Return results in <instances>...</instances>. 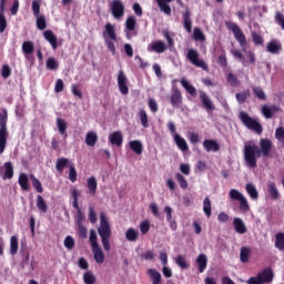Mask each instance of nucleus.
<instances>
[{
    "label": "nucleus",
    "instance_id": "nucleus-1",
    "mask_svg": "<svg viewBox=\"0 0 284 284\" xmlns=\"http://www.w3.org/2000/svg\"><path fill=\"white\" fill-rule=\"evenodd\" d=\"M272 140L267 138H263L260 140V148L258 145L252 142H245L244 144V161L248 168H256L257 162L256 159L258 156H263V159L270 158L273 148Z\"/></svg>",
    "mask_w": 284,
    "mask_h": 284
},
{
    "label": "nucleus",
    "instance_id": "nucleus-2",
    "mask_svg": "<svg viewBox=\"0 0 284 284\" xmlns=\"http://www.w3.org/2000/svg\"><path fill=\"white\" fill-rule=\"evenodd\" d=\"M98 234L102 241L103 250L110 252V237L112 236V229L110 227V222L108 221V215L105 212L100 213V227L98 229Z\"/></svg>",
    "mask_w": 284,
    "mask_h": 284
},
{
    "label": "nucleus",
    "instance_id": "nucleus-3",
    "mask_svg": "<svg viewBox=\"0 0 284 284\" xmlns=\"http://www.w3.org/2000/svg\"><path fill=\"white\" fill-rule=\"evenodd\" d=\"M9 136L10 132H8V110L3 109L2 112H0V154L6 152Z\"/></svg>",
    "mask_w": 284,
    "mask_h": 284
},
{
    "label": "nucleus",
    "instance_id": "nucleus-4",
    "mask_svg": "<svg viewBox=\"0 0 284 284\" xmlns=\"http://www.w3.org/2000/svg\"><path fill=\"white\" fill-rule=\"evenodd\" d=\"M225 27L233 33L234 39L240 43V47L245 52V50H247V37H245L241 27H239L236 22L232 21H226Z\"/></svg>",
    "mask_w": 284,
    "mask_h": 284
},
{
    "label": "nucleus",
    "instance_id": "nucleus-5",
    "mask_svg": "<svg viewBox=\"0 0 284 284\" xmlns=\"http://www.w3.org/2000/svg\"><path fill=\"white\" fill-rule=\"evenodd\" d=\"M240 121H242L243 125H245V128L248 130H253V132H256V134H263V125L250 116L247 112H240Z\"/></svg>",
    "mask_w": 284,
    "mask_h": 284
},
{
    "label": "nucleus",
    "instance_id": "nucleus-6",
    "mask_svg": "<svg viewBox=\"0 0 284 284\" xmlns=\"http://www.w3.org/2000/svg\"><path fill=\"white\" fill-rule=\"evenodd\" d=\"M274 281V271L272 268H265L263 272H260L256 276L250 277L247 284H265L272 283Z\"/></svg>",
    "mask_w": 284,
    "mask_h": 284
},
{
    "label": "nucleus",
    "instance_id": "nucleus-7",
    "mask_svg": "<svg viewBox=\"0 0 284 284\" xmlns=\"http://www.w3.org/2000/svg\"><path fill=\"white\" fill-rule=\"evenodd\" d=\"M186 59H187L193 65H195V68H201V69L204 70L205 72H207V70H210V68L207 67V63H205V60L199 59V51H196V50H194V49H190V50L187 51Z\"/></svg>",
    "mask_w": 284,
    "mask_h": 284
},
{
    "label": "nucleus",
    "instance_id": "nucleus-8",
    "mask_svg": "<svg viewBox=\"0 0 284 284\" xmlns=\"http://www.w3.org/2000/svg\"><path fill=\"white\" fill-rule=\"evenodd\" d=\"M229 196L230 199H232V201L240 202V210L242 212H250V203H247V199H245V196L241 192H239V190L232 189L229 192Z\"/></svg>",
    "mask_w": 284,
    "mask_h": 284
},
{
    "label": "nucleus",
    "instance_id": "nucleus-9",
    "mask_svg": "<svg viewBox=\"0 0 284 284\" xmlns=\"http://www.w3.org/2000/svg\"><path fill=\"white\" fill-rule=\"evenodd\" d=\"M110 10L115 19H122L123 14H125V6L121 0H113L110 4Z\"/></svg>",
    "mask_w": 284,
    "mask_h": 284
},
{
    "label": "nucleus",
    "instance_id": "nucleus-10",
    "mask_svg": "<svg viewBox=\"0 0 284 284\" xmlns=\"http://www.w3.org/2000/svg\"><path fill=\"white\" fill-rule=\"evenodd\" d=\"M118 88L124 97L130 94V88H128V77L123 70H120L118 73Z\"/></svg>",
    "mask_w": 284,
    "mask_h": 284
},
{
    "label": "nucleus",
    "instance_id": "nucleus-11",
    "mask_svg": "<svg viewBox=\"0 0 284 284\" xmlns=\"http://www.w3.org/2000/svg\"><path fill=\"white\" fill-rule=\"evenodd\" d=\"M168 50V44L162 40H156L148 45V52H156V54H163Z\"/></svg>",
    "mask_w": 284,
    "mask_h": 284
},
{
    "label": "nucleus",
    "instance_id": "nucleus-12",
    "mask_svg": "<svg viewBox=\"0 0 284 284\" xmlns=\"http://www.w3.org/2000/svg\"><path fill=\"white\" fill-rule=\"evenodd\" d=\"M6 1L0 0V34L6 32V28H8V20L6 19Z\"/></svg>",
    "mask_w": 284,
    "mask_h": 284
},
{
    "label": "nucleus",
    "instance_id": "nucleus-13",
    "mask_svg": "<svg viewBox=\"0 0 284 284\" xmlns=\"http://www.w3.org/2000/svg\"><path fill=\"white\" fill-rule=\"evenodd\" d=\"M172 108H180L183 103V95L179 89L173 88L170 97Z\"/></svg>",
    "mask_w": 284,
    "mask_h": 284
},
{
    "label": "nucleus",
    "instance_id": "nucleus-14",
    "mask_svg": "<svg viewBox=\"0 0 284 284\" xmlns=\"http://www.w3.org/2000/svg\"><path fill=\"white\" fill-rule=\"evenodd\" d=\"M182 23H183L184 30L191 33L192 32V11H190V9H186L182 13Z\"/></svg>",
    "mask_w": 284,
    "mask_h": 284
},
{
    "label": "nucleus",
    "instance_id": "nucleus-15",
    "mask_svg": "<svg viewBox=\"0 0 284 284\" xmlns=\"http://www.w3.org/2000/svg\"><path fill=\"white\" fill-rule=\"evenodd\" d=\"M109 143L111 145H116V148H121L123 145V132L114 131L109 135Z\"/></svg>",
    "mask_w": 284,
    "mask_h": 284
},
{
    "label": "nucleus",
    "instance_id": "nucleus-16",
    "mask_svg": "<svg viewBox=\"0 0 284 284\" xmlns=\"http://www.w3.org/2000/svg\"><path fill=\"white\" fill-rule=\"evenodd\" d=\"M276 112H281V106L278 105L267 106V104H264L262 106V114L266 119H274V114H276Z\"/></svg>",
    "mask_w": 284,
    "mask_h": 284
},
{
    "label": "nucleus",
    "instance_id": "nucleus-17",
    "mask_svg": "<svg viewBox=\"0 0 284 284\" xmlns=\"http://www.w3.org/2000/svg\"><path fill=\"white\" fill-rule=\"evenodd\" d=\"M43 38L45 39V41H48V43H50L52 50H57V48H59L57 36L54 34V32H52V30L44 31Z\"/></svg>",
    "mask_w": 284,
    "mask_h": 284
},
{
    "label": "nucleus",
    "instance_id": "nucleus-18",
    "mask_svg": "<svg viewBox=\"0 0 284 284\" xmlns=\"http://www.w3.org/2000/svg\"><path fill=\"white\" fill-rule=\"evenodd\" d=\"M155 1L161 12L166 14V17H170L172 14V7H170V3H172V1L174 0H155Z\"/></svg>",
    "mask_w": 284,
    "mask_h": 284
},
{
    "label": "nucleus",
    "instance_id": "nucleus-19",
    "mask_svg": "<svg viewBox=\"0 0 284 284\" xmlns=\"http://www.w3.org/2000/svg\"><path fill=\"white\" fill-rule=\"evenodd\" d=\"M70 165H72V162L68 158H59L55 162V170L59 174H63V170L70 168Z\"/></svg>",
    "mask_w": 284,
    "mask_h": 284
},
{
    "label": "nucleus",
    "instance_id": "nucleus-20",
    "mask_svg": "<svg viewBox=\"0 0 284 284\" xmlns=\"http://www.w3.org/2000/svg\"><path fill=\"white\" fill-rule=\"evenodd\" d=\"M103 37L110 39L111 41H116V29L112 23L108 22L104 27Z\"/></svg>",
    "mask_w": 284,
    "mask_h": 284
},
{
    "label": "nucleus",
    "instance_id": "nucleus-21",
    "mask_svg": "<svg viewBox=\"0 0 284 284\" xmlns=\"http://www.w3.org/2000/svg\"><path fill=\"white\" fill-rule=\"evenodd\" d=\"M203 148L206 152H219V150H221V144L215 140H204Z\"/></svg>",
    "mask_w": 284,
    "mask_h": 284
},
{
    "label": "nucleus",
    "instance_id": "nucleus-22",
    "mask_svg": "<svg viewBox=\"0 0 284 284\" xmlns=\"http://www.w3.org/2000/svg\"><path fill=\"white\" fill-rule=\"evenodd\" d=\"M195 263L197 265V270L200 272V274H203V272H205V270H207V255L205 254H200L196 260Z\"/></svg>",
    "mask_w": 284,
    "mask_h": 284
},
{
    "label": "nucleus",
    "instance_id": "nucleus-23",
    "mask_svg": "<svg viewBox=\"0 0 284 284\" xmlns=\"http://www.w3.org/2000/svg\"><path fill=\"white\" fill-rule=\"evenodd\" d=\"M18 183L23 192H30V179L28 178V174L20 173Z\"/></svg>",
    "mask_w": 284,
    "mask_h": 284
},
{
    "label": "nucleus",
    "instance_id": "nucleus-24",
    "mask_svg": "<svg viewBox=\"0 0 284 284\" xmlns=\"http://www.w3.org/2000/svg\"><path fill=\"white\" fill-rule=\"evenodd\" d=\"M234 230L237 234H245L247 232V226H245V222L241 217H235L233 220Z\"/></svg>",
    "mask_w": 284,
    "mask_h": 284
},
{
    "label": "nucleus",
    "instance_id": "nucleus-25",
    "mask_svg": "<svg viewBox=\"0 0 284 284\" xmlns=\"http://www.w3.org/2000/svg\"><path fill=\"white\" fill-rule=\"evenodd\" d=\"M57 128L63 139H68V122L61 118L57 119Z\"/></svg>",
    "mask_w": 284,
    "mask_h": 284
},
{
    "label": "nucleus",
    "instance_id": "nucleus-26",
    "mask_svg": "<svg viewBox=\"0 0 284 284\" xmlns=\"http://www.w3.org/2000/svg\"><path fill=\"white\" fill-rule=\"evenodd\" d=\"M200 99L205 110H214V103L204 91L200 92Z\"/></svg>",
    "mask_w": 284,
    "mask_h": 284
},
{
    "label": "nucleus",
    "instance_id": "nucleus-27",
    "mask_svg": "<svg viewBox=\"0 0 284 284\" xmlns=\"http://www.w3.org/2000/svg\"><path fill=\"white\" fill-rule=\"evenodd\" d=\"M87 187L89 190V194L91 196H94V194H97V190L99 187V183L97 182V178L94 176H90L88 180H87Z\"/></svg>",
    "mask_w": 284,
    "mask_h": 284
},
{
    "label": "nucleus",
    "instance_id": "nucleus-28",
    "mask_svg": "<svg viewBox=\"0 0 284 284\" xmlns=\"http://www.w3.org/2000/svg\"><path fill=\"white\" fill-rule=\"evenodd\" d=\"M146 274L150 276L152 284H161L162 283L161 273L159 271H156V268H149L146 271Z\"/></svg>",
    "mask_w": 284,
    "mask_h": 284
},
{
    "label": "nucleus",
    "instance_id": "nucleus-29",
    "mask_svg": "<svg viewBox=\"0 0 284 284\" xmlns=\"http://www.w3.org/2000/svg\"><path fill=\"white\" fill-rule=\"evenodd\" d=\"M267 192L273 201H277V199H281V193H278V187H276V183L268 182Z\"/></svg>",
    "mask_w": 284,
    "mask_h": 284
},
{
    "label": "nucleus",
    "instance_id": "nucleus-30",
    "mask_svg": "<svg viewBox=\"0 0 284 284\" xmlns=\"http://www.w3.org/2000/svg\"><path fill=\"white\" fill-rule=\"evenodd\" d=\"M92 253H93L94 261L99 265L103 264V261H105V254L103 253V250L101 248V246H97L92 248Z\"/></svg>",
    "mask_w": 284,
    "mask_h": 284
},
{
    "label": "nucleus",
    "instance_id": "nucleus-31",
    "mask_svg": "<svg viewBox=\"0 0 284 284\" xmlns=\"http://www.w3.org/2000/svg\"><path fill=\"white\" fill-rule=\"evenodd\" d=\"M129 148L138 155L143 154V143L139 140H132L129 142Z\"/></svg>",
    "mask_w": 284,
    "mask_h": 284
},
{
    "label": "nucleus",
    "instance_id": "nucleus-32",
    "mask_svg": "<svg viewBox=\"0 0 284 284\" xmlns=\"http://www.w3.org/2000/svg\"><path fill=\"white\" fill-rule=\"evenodd\" d=\"M174 141H175L179 150H181V152H187V150H190L187 142L185 141V139L181 138V135L179 133L174 134Z\"/></svg>",
    "mask_w": 284,
    "mask_h": 284
},
{
    "label": "nucleus",
    "instance_id": "nucleus-33",
    "mask_svg": "<svg viewBox=\"0 0 284 284\" xmlns=\"http://www.w3.org/2000/svg\"><path fill=\"white\" fill-rule=\"evenodd\" d=\"M266 50L271 54H278L281 50H283V47H281V43L276 42V40H272L267 43Z\"/></svg>",
    "mask_w": 284,
    "mask_h": 284
},
{
    "label": "nucleus",
    "instance_id": "nucleus-34",
    "mask_svg": "<svg viewBox=\"0 0 284 284\" xmlns=\"http://www.w3.org/2000/svg\"><path fill=\"white\" fill-rule=\"evenodd\" d=\"M99 141V135L94 131H89L85 136V143L89 148H94Z\"/></svg>",
    "mask_w": 284,
    "mask_h": 284
},
{
    "label": "nucleus",
    "instance_id": "nucleus-35",
    "mask_svg": "<svg viewBox=\"0 0 284 284\" xmlns=\"http://www.w3.org/2000/svg\"><path fill=\"white\" fill-rule=\"evenodd\" d=\"M251 254L252 248H250V246H243L240 251L241 263H248Z\"/></svg>",
    "mask_w": 284,
    "mask_h": 284
},
{
    "label": "nucleus",
    "instance_id": "nucleus-36",
    "mask_svg": "<svg viewBox=\"0 0 284 284\" xmlns=\"http://www.w3.org/2000/svg\"><path fill=\"white\" fill-rule=\"evenodd\" d=\"M125 239H126V241H130L131 243L136 242L139 239V231H136V229H134V227L128 229V231L125 232Z\"/></svg>",
    "mask_w": 284,
    "mask_h": 284
},
{
    "label": "nucleus",
    "instance_id": "nucleus-37",
    "mask_svg": "<svg viewBox=\"0 0 284 284\" xmlns=\"http://www.w3.org/2000/svg\"><path fill=\"white\" fill-rule=\"evenodd\" d=\"M125 30L128 32H134V30H136V18L134 16H130L126 18Z\"/></svg>",
    "mask_w": 284,
    "mask_h": 284
},
{
    "label": "nucleus",
    "instance_id": "nucleus-38",
    "mask_svg": "<svg viewBox=\"0 0 284 284\" xmlns=\"http://www.w3.org/2000/svg\"><path fill=\"white\" fill-rule=\"evenodd\" d=\"M17 252H19V237L12 235L10 239V254L11 256H16Z\"/></svg>",
    "mask_w": 284,
    "mask_h": 284
},
{
    "label": "nucleus",
    "instance_id": "nucleus-39",
    "mask_svg": "<svg viewBox=\"0 0 284 284\" xmlns=\"http://www.w3.org/2000/svg\"><path fill=\"white\" fill-rule=\"evenodd\" d=\"M275 247L280 252H284V233L278 232L275 234Z\"/></svg>",
    "mask_w": 284,
    "mask_h": 284
},
{
    "label": "nucleus",
    "instance_id": "nucleus-40",
    "mask_svg": "<svg viewBox=\"0 0 284 284\" xmlns=\"http://www.w3.org/2000/svg\"><path fill=\"white\" fill-rule=\"evenodd\" d=\"M13 176H14V166L12 165V162H6L3 180L12 179Z\"/></svg>",
    "mask_w": 284,
    "mask_h": 284
},
{
    "label": "nucleus",
    "instance_id": "nucleus-41",
    "mask_svg": "<svg viewBox=\"0 0 284 284\" xmlns=\"http://www.w3.org/2000/svg\"><path fill=\"white\" fill-rule=\"evenodd\" d=\"M181 85L182 88H184V90H186V92L191 95V97H196V88H194L193 85H191L190 82H187V80H185V78H183L181 80Z\"/></svg>",
    "mask_w": 284,
    "mask_h": 284
},
{
    "label": "nucleus",
    "instance_id": "nucleus-42",
    "mask_svg": "<svg viewBox=\"0 0 284 284\" xmlns=\"http://www.w3.org/2000/svg\"><path fill=\"white\" fill-rule=\"evenodd\" d=\"M29 179L31 180L32 186L38 192V194H43V185L41 184V181H39L34 174H30Z\"/></svg>",
    "mask_w": 284,
    "mask_h": 284
},
{
    "label": "nucleus",
    "instance_id": "nucleus-43",
    "mask_svg": "<svg viewBox=\"0 0 284 284\" xmlns=\"http://www.w3.org/2000/svg\"><path fill=\"white\" fill-rule=\"evenodd\" d=\"M22 52L28 57L34 52V42L28 40L22 43Z\"/></svg>",
    "mask_w": 284,
    "mask_h": 284
},
{
    "label": "nucleus",
    "instance_id": "nucleus-44",
    "mask_svg": "<svg viewBox=\"0 0 284 284\" xmlns=\"http://www.w3.org/2000/svg\"><path fill=\"white\" fill-rule=\"evenodd\" d=\"M246 192L253 201H256L258 199V191L256 190V186L252 183L246 184Z\"/></svg>",
    "mask_w": 284,
    "mask_h": 284
},
{
    "label": "nucleus",
    "instance_id": "nucleus-45",
    "mask_svg": "<svg viewBox=\"0 0 284 284\" xmlns=\"http://www.w3.org/2000/svg\"><path fill=\"white\" fill-rule=\"evenodd\" d=\"M203 212L207 219L212 216V201L210 197H205L203 201Z\"/></svg>",
    "mask_w": 284,
    "mask_h": 284
},
{
    "label": "nucleus",
    "instance_id": "nucleus-46",
    "mask_svg": "<svg viewBox=\"0 0 284 284\" xmlns=\"http://www.w3.org/2000/svg\"><path fill=\"white\" fill-rule=\"evenodd\" d=\"M83 283L84 284H94L97 283V276L92 271H87L83 273Z\"/></svg>",
    "mask_w": 284,
    "mask_h": 284
},
{
    "label": "nucleus",
    "instance_id": "nucleus-47",
    "mask_svg": "<svg viewBox=\"0 0 284 284\" xmlns=\"http://www.w3.org/2000/svg\"><path fill=\"white\" fill-rule=\"evenodd\" d=\"M70 194H71V199L73 200L72 205L74 210H79V196H81V193L79 192V190L72 189L70 191Z\"/></svg>",
    "mask_w": 284,
    "mask_h": 284
},
{
    "label": "nucleus",
    "instance_id": "nucleus-48",
    "mask_svg": "<svg viewBox=\"0 0 284 284\" xmlns=\"http://www.w3.org/2000/svg\"><path fill=\"white\" fill-rule=\"evenodd\" d=\"M37 207L40 210V212H48V204L45 203V200L41 195H37Z\"/></svg>",
    "mask_w": 284,
    "mask_h": 284
},
{
    "label": "nucleus",
    "instance_id": "nucleus-49",
    "mask_svg": "<svg viewBox=\"0 0 284 284\" xmlns=\"http://www.w3.org/2000/svg\"><path fill=\"white\" fill-rule=\"evenodd\" d=\"M250 97V90H245L241 93H236L235 98L240 105H243L245 101H247V98Z\"/></svg>",
    "mask_w": 284,
    "mask_h": 284
},
{
    "label": "nucleus",
    "instance_id": "nucleus-50",
    "mask_svg": "<svg viewBox=\"0 0 284 284\" xmlns=\"http://www.w3.org/2000/svg\"><path fill=\"white\" fill-rule=\"evenodd\" d=\"M139 116L142 128H150V123L148 121V112H145L144 109H140Z\"/></svg>",
    "mask_w": 284,
    "mask_h": 284
},
{
    "label": "nucleus",
    "instance_id": "nucleus-51",
    "mask_svg": "<svg viewBox=\"0 0 284 284\" xmlns=\"http://www.w3.org/2000/svg\"><path fill=\"white\" fill-rule=\"evenodd\" d=\"M251 37L254 45H263V43H265V40L263 39V36H261V33L253 31L251 33Z\"/></svg>",
    "mask_w": 284,
    "mask_h": 284
},
{
    "label": "nucleus",
    "instance_id": "nucleus-52",
    "mask_svg": "<svg viewBox=\"0 0 284 284\" xmlns=\"http://www.w3.org/2000/svg\"><path fill=\"white\" fill-rule=\"evenodd\" d=\"M252 90L255 97L260 99V101H267V95L265 94V91H263L261 88L253 87Z\"/></svg>",
    "mask_w": 284,
    "mask_h": 284
},
{
    "label": "nucleus",
    "instance_id": "nucleus-53",
    "mask_svg": "<svg viewBox=\"0 0 284 284\" xmlns=\"http://www.w3.org/2000/svg\"><path fill=\"white\" fill-rule=\"evenodd\" d=\"M175 263L176 265H179V267H181V270L190 268V263L185 261V257H183V255H178L175 258Z\"/></svg>",
    "mask_w": 284,
    "mask_h": 284
},
{
    "label": "nucleus",
    "instance_id": "nucleus-54",
    "mask_svg": "<svg viewBox=\"0 0 284 284\" xmlns=\"http://www.w3.org/2000/svg\"><path fill=\"white\" fill-rule=\"evenodd\" d=\"M37 19V28L38 30H45L48 28V22H45V16H38Z\"/></svg>",
    "mask_w": 284,
    "mask_h": 284
},
{
    "label": "nucleus",
    "instance_id": "nucleus-55",
    "mask_svg": "<svg viewBox=\"0 0 284 284\" xmlns=\"http://www.w3.org/2000/svg\"><path fill=\"white\" fill-rule=\"evenodd\" d=\"M175 179L182 190H187V180L185 179V176H183V174L176 173Z\"/></svg>",
    "mask_w": 284,
    "mask_h": 284
},
{
    "label": "nucleus",
    "instance_id": "nucleus-56",
    "mask_svg": "<svg viewBox=\"0 0 284 284\" xmlns=\"http://www.w3.org/2000/svg\"><path fill=\"white\" fill-rule=\"evenodd\" d=\"M193 39L195 41H205V34L203 33V31L200 28H195L193 30Z\"/></svg>",
    "mask_w": 284,
    "mask_h": 284
},
{
    "label": "nucleus",
    "instance_id": "nucleus-57",
    "mask_svg": "<svg viewBox=\"0 0 284 284\" xmlns=\"http://www.w3.org/2000/svg\"><path fill=\"white\" fill-rule=\"evenodd\" d=\"M104 41L108 50H110L112 54H116V47L114 45V40H110V38L105 37L104 34Z\"/></svg>",
    "mask_w": 284,
    "mask_h": 284
},
{
    "label": "nucleus",
    "instance_id": "nucleus-58",
    "mask_svg": "<svg viewBox=\"0 0 284 284\" xmlns=\"http://www.w3.org/2000/svg\"><path fill=\"white\" fill-rule=\"evenodd\" d=\"M97 231H94V230H91L90 231V236H89V241H90V243H91V247H92V250L94 248V247H99V242L97 241Z\"/></svg>",
    "mask_w": 284,
    "mask_h": 284
},
{
    "label": "nucleus",
    "instance_id": "nucleus-59",
    "mask_svg": "<svg viewBox=\"0 0 284 284\" xmlns=\"http://www.w3.org/2000/svg\"><path fill=\"white\" fill-rule=\"evenodd\" d=\"M275 139H277V141L280 143H282V145H284V128L283 126H278L275 131Z\"/></svg>",
    "mask_w": 284,
    "mask_h": 284
},
{
    "label": "nucleus",
    "instance_id": "nucleus-60",
    "mask_svg": "<svg viewBox=\"0 0 284 284\" xmlns=\"http://www.w3.org/2000/svg\"><path fill=\"white\" fill-rule=\"evenodd\" d=\"M12 74V69L9 64H3L1 70V77L2 79H9V77Z\"/></svg>",
    "mask_w": 284,
    "mask_h": 284
},
{
    "label": "nucleus",
    "instance_id": "nucleus-61",
    "mask_svg": "<svg viewBox=\"0 0 284 284\" xmlns=\"http://www.w3.org/2000/svg\"><path fill=\"white\" fill-rule=\"evenodd\" d=\"M64 247L67 250H74V237H72V235H68L64 239Z\"/></svg>",
    "mask_w": 284,
    "mask_h": 284
},
{
    "label": "nucleus",
    "instance_id": "nucleus-62",
    "mask_svg": "<svg viewBox=\"0 0 284 284\" xmlns=\"http://www.w3.org/2000/svg\"><path fill=\"white\" fill-rule=\"evenodd\" d=\"M59 68V62L54 58H49L47 60V69L48 70H57Z\"/></svg>",
    "mask_w": 284,
    "mask_h": 284
},
{
    "label": "nucleus",
    "instance_id": "nucleus-63",
    "mask_svg": "<svg viewBox=\"0 0 284 284\" xmlns=\"http://www.w3.org/2000/svg\"><path fill=\"white\" fill-rule=\"evenodd\" d=\"M89 221L92 225H94L98 221L97 211H94V206L89 207Z\"/></svg>",
    "mask_w": 284,
    "mask_h": 284
},
{
    "label": "nucleus",
    "instance_id": "nucleus-64",
    "mask_svg": "<svg viewBox=\"0 0 284 284\" xmlns=\"http://www.w3.org/2000/svg\"><path fill=\"white\" fill-rule=\"evenodd\" d=\"M71 92L74 94L78 99H83V92H81V89H79V84H72L71 85Z\"/></svg>",
    "mask_w": 284,
    "mask_h": 284
}]
</instances>
